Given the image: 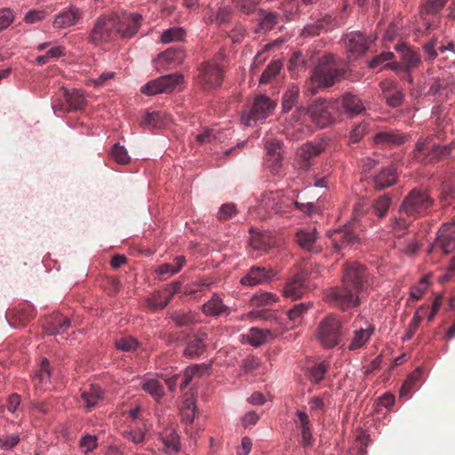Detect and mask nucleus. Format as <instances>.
Instances as JSON below:
<instances>
[{"label":"nucleus","instance_id":"1","mask_svg":"<svg viewBox=\"0 0 455 455\" xmlns=\"http://www.w3.org/2000/svg\"><path fill=\"white\" fill-rule=\"evenodd\" d=\"M368 285L366 267L355 261L347 262L343 270L342 286L329 290L325 298L334 307L346 310L360 304L359 296Z\"/></svg>","mask_w":455,"mask_h":455},{"label":"nucleus","instance_id":"2","mask_svg":"<svg viewBox=\"0 0 455 455\" xmlns=\"http://www.w3.org/2000/svg\"><path fill=\"white\" fill-rule=\"evenodd\" d=\"M433 204L434 199L427 190L413 188L399 205L397 214L390 219L392 231L406 230L417 219L428 214Z\"/></svg>","mask_w":455,"mask_h":455},{"label":"nucleus","instance_id":"3","mask_svg":"<svg viewBox=\"0 0 455 455\" xmlns=\"http://www.w3.org/2000/svg\"><path fill=\"white\" fill-rule=\"evenodd\" d=\"M346 74L347 68L339 58L332 54L324 55L320 58L317 66L313 71L310 80L307 84V90L312 94H315L318 89L333 86Z\"/></svg>","mask_w":455,"mask_h":455},{"label":"nucleus","instance_id":"4","mask_svg":"<svg viewBox=\"0 0 455 455\" xmlns=\"http://www.w3.org/2000/svg\"><path fill=\"white\" fill-rule=\"evenodd\" d=\"M435 138L440 140H444V132L439 130L434 135L421 137L418 140L414 149V158L417 161L425 164H434L451 154L455 147V142L442 146L434 141Z\"/></svg>","mask_w":455,"mask_h":455},{"label":"nucleus","instance_id":"5","mask_svg":"<svg viewBox=\"0 0 455 455\" xmlns=\"http://www.w3.org/2000/svg\"><path fill=\"white\" fill-rule=\"evenodd\" d=\"M315 335L320 345L325 349L345 346L343 324L337 315L329 314L324 316L318 323Z\"/></svg>","mask_w":455,"mask_h":455},{"label":"nucleus","instance_id":"6","mask_svg":"<svg viewBox=\"0 0 455 455\" xmlns=\"http://www.w3.org/2000/svg\"><path fill=\"white\" fill-rule=\"evenodd\" d=\"M116 12L99 16L88 35V41L93 44L108 43L116 39Z\"/></svg>","mask_w":455,"mask_h":455},{"label":"nucleus","instance_id":"7","mask_svg":"<svg viewBox=\"0 0 455 455\" xmlns=\"http://www.w3.org/2000/svg\"><path fill=\"white\" fill-rule=\"evenodd\" d=\"M196 82L204 90L215 89L222 84L224 68L217 59L206 60L197 68Z\"/></svg>","mask_w":455,"mask_h":455},{"label":"nucleus","instance_id":"8","mask_svg":"<svg viewBox=\"0 0 455 455\" xmlns=\"http://www.w3.org/2000/svg\"><path fill=\"white\" fill-rule=\"evenodd\" d=\"M376 37L371 34H365L361 31H350L346 33L342 41L347 58L355 60L366 53L371 45L375 42Z\"/></svg>","mask_w":455,"mask_h":455},{"label":"nucleus","instance_id":"9","mask_svg":"<svg viewBox=\"0 0 455 455\" xmlns=\"http://www.w3.org/2000/svg\"><path fill=\"white\" fill-rule=\"evenodd\" d=\"M183 82L184 77L181 74L173 73L149 81L141 87L140 92L149 96L158 93H171Z\"/></svg>","mask_w":455,"mask_h":455},{"label":"nucleus","instance_id":"10","mask_svg":"<svg viewBox=\"0 0 455 455\" xmlns=\"http://www.w3.org/2000/svg\"><path fill=\"white\" fill-rule=\"evenodd\" d=\"M275 104L265 95L256 96L249 112L243 113V124L251 126L258 121L266 119L274 110Z\"/></svg>","mask_w":455,"mask_h":455},{"label":"nucleus","instance_id":"11","mask_svg":"<svg viewBox=\"0 0 455 455\" xmlns=\"http://www.w3.org/2000/svg\"><path fill=\"white\" fill-rule=\"evenodd\" d=\"M85 106V98L79 90L61 89V95L58 103L53 104L54 110L71 112L81 110Z\"/></svg>","mask_w":455,"mask_h":455},{"label":"nucleus","instance_id":"12","mask_svg":"<svg viewBox=\"0 0 455 455\" xmlns=\"http://www.w3.org/2000/svg\"><path fill=\"white\" fill-rule=\"evenodd\" d=\"M142 16L139 13H129L120 17L116 13V36L122 38L132 37L140 29L141 25Z\"/></svg>","mask_w":455,"mask_h":455},{"label":"nucleus","instance_id":"13","mask_svg":"<svg viewBox=\"0 0 455 455\" xmlns=\"http://www.w3.org/2000/svg\"><path fill=\"white\" fill-rule=\"evenodd\" d=\"M308 275L307 267H305L299 273L293 275L285 283L283 295L292 300L300 299L307 291L306 277Z\"/></svg>","mask_w":455,"mask_h":455},{"label":"nucleus","instance_id":"14","mask_svg":"<svg viewBox=\"0 0 455 455\" xmlns=\"http://www.w3.org/2000/svg\"><path fill=\"white\" fill-rule=\"evenodd\" d=\"M307 113L313 122L321 128L327 126L333 121L330 111V103L324 99L315 100L309 106Z\"/></svg>","mask_w":455,"mask_h":455},{"label":"nucleus","instance_id":"15","mask_svg":"<svg viewBox=\"0 0 455 455\" xmlns=\"http://www.w3.org/2000/svg\"><path fill=\"white\" fill-rule=\"evenodd\" d=\"M334 108L341 114L354 117L364 110L362 100L355 94L347 92L334 102Z\"/></svg>","mask_w":455,"mask_h":455},{"label":"nucleus","instance_id":"16","mask_svg":"<svg viewBox=\"0 0 455 455\" xmlns=\"http://www.w3.org/2000/svg\"><path fill=\"white\" fill-rule=\"evenodd\" d=\"M354 330L347 339V349L349 351H355L366 346L371 337L372 336L375 328L372 324L365 323V326H356L355 322L353 323Z\"/></svg>","mask_w":455,"mask_h":455},{"label":"nucleus","instance_id":"17","mask_svg":"<svg viewBox=\"0 0 455 455\" xmlns=\"http://www.w3.org/2000/svg\"><path fill=\"white\" fill-rule=\"evenodd\" d=\"M263 204L274 213H283L291 207L292 199L286 196L282 191H271L265 195Z\"/></svg>","mask_w":455,"mask_h":455},{"label":"nucleus","instance_id":"18","mask_svg":"<svg viewBox=\"0 0 455 455\" xmlns=\"http://www.w3.org/2000/svg\"><path fill=\"white\" fill-rule=\"evenodd\" d=\"M104 392L100 386L89 384L81 389V396L78 401L81 407L87 411H91L98 406L99 403L103 400Z\"/></svg>","mask_w":455,"mask_h":455},{"label":"nucleus","instance_id":"19","mask_svg":"<svg viewBox=\"0 0 455 455\" xmlns=\"http://www.w3.org/2000/svg\"><path fill=\"white\" fill-rule=\"evenodd\" d=\"M439 247L444 253H450L455 250V222L443 224L434 244Z\"/></svg>","mask_w":455,"mask_h":455},{"label":"nucleus","instance_id":"20","mask_svg":"<svg viewBox=\"0 0 455 455\" xmlns=\"http://www.w3.org/2000/svg\"><path fill=\"white\" fill-rule=\"evenodd\" d=\"M185 58L186 53L182 47H171L158 55L156 62L159 68L169 69L180 65Z\"/></svg>","mask_w":455,"mask_h":455},{"label":"nucleus","instance_id":"21","mask_svg":"<svg viewBox=\"0 0 455 455\" xmlns=\"http://www.w3.org/2000/svg\"><path fill=\"white\" fill-rule=\"evenodd\" d=\"M267 164L273 174H276L282 165L283 149L282 143L275 139L266 142Z\"/></svg>","mask_w":455,"mask_h":455},{"label":"nucleus","instance_id":"22","mask_svg":"<svg viewBox=\"0 0 455 455\" xmlns=\"http://www.w3.org/2000/svg\"><path fill=\"white\" fill-rule=\"evenodd\" d=\"M275 275L272 268L264 267H252L250 271L241 279V283L246 286H254L269 282Z\"/></svg>","mask_w":455,"mask_h":455},{"label":"nucleus","instance_id":"23","mask_svg":"<svg viewBox=\"0 0 455 455\" xmlns=\"http://www.w3.org/2000/svg\"><path fill=\"white\" fill-rule=\"evenodd\" d=\"M318 233L315 228L301 229L296 234L298 244L304 250L311 252H320L322 247L317 244Z\"/></svg>","mask_w":455,"mask_h":455},{"label":"nucleus","instance_id":"24","mask_svg":"<svg viewBox=\"0 0 455 455\" xmlns=\"http://www.w3.org/2000/svg\"><path fill=\"white\" fill-rule=\"evenodd\" d=\"M398 175L396 166L392 164L373 177L372 183L376 190H382L395 185L397 181Z\"/></svg>","mask_w":455,"mask_h":455},{"label":"nucleus","instance_id":"25","mask_svg":"<svg viewBox=\"0 0 455 455\" xmlns=\"http://www.w3.org/2000/svg\"><path fill=\"white\" fill-rule=\"evenodd\" d=\"M387 103L393 108L399 107L403 99L402 89L392 80H384L379 84Z\"/></svg>","mask_w":455,"mask_h":455},{"label":"nucleus","instance_id":"26","mask_svg":"<svg viewBox=\"0 0 455 455\" xmlns=\"http://www.w3.org/2000/svg\"><path fill=\"white\" fill-rule=\"evenodd\" d=\"M51 374L52 370L50 363L46 358H44L41 362L39 370L36 371L32 379L36 391L51 388Z\"/></svg>","mask_w":455,"mask_h":455},{"label":"nucleus","instance_id":"27","mask_svg":"<svg viewBox=\"0 0 455 455\" xmlns=\"http://www.w3.org/2000/svg\"><path fill=\"white\" fill-rule=\"evenodd\" d=\"M82 18L80 10L75 6H70L56 15L53 21V27L57 28H66L76 24Z\"/></svg>","mask_w":455,"mask_h":455},{"label":"nucleus","instance_id":"28","mask_svg":"<svg viewBox=\"0 0 455 455\" xmlns=\"http://www.w3.org/2000/svg\"><path fill=\"white\" fill-rule=\"evenodd\" d=\"M156 445L164 452L176 453L180 450L179 435L173 430L165 431L157 439Z\"/></svg>","mask_w":455,"mask_h":455},{"label":"nucleus","instance_id":"29","mask_svg":"<svg viewBox=\"0 0 455 455\" xmlns=\"http://www.w3.org/2000/svg\"><path fill=\"white\" fill-rule=\"evenodd\" d=\"M329 235L336 251H339L356 241L355 235L348 228L334 230Z\"/></svg>","mask_w":455,"mask_h":455},{"label":"nucleus","instance_id":"30","mask_svg":"<svg viewBox=\"0 0 455 455\" xmlns=\"http://www.w3.org/2000/svg\"><path fill=\"white\" fill-rule=\"evenodd\" d=\"M44 327L49 335L63 334L70 327V320L56 315L46 319Z\"/></svg>","mask_w":455,"mask_h":455},{"label":"nucleus","instance_id":"31","mask_svg":"<svg viewBox=\"0 0 455 455\" xmlns=\"http://www.w3.org/2000/svg\"><path fill=\"white\" fill-rule=\"evenodd\" d=\"M206 333H199L191 338L184 350L185 356L188 358H196L202 355L205 350Z\"/></svg>","mask_w":455,"mask_h":455},{"label":"nucleus","instance_id":"32","mask_svg":"<svg viewBox=\"0 0 455 455\" xmlns=\"http://www.w3.org/2000/svg\"><path fill=\"white\" fill-rule=\"evenodd\" d=\"M243 339H246L250 345L259 347L272 339L273 334L269 330L252 327L249 330L247 334L243 335Z\"/></svg>","mask_w":455,"mask_h":455},{"label":"nucleus","instance_id":"33","mask_svg":"<svg viewBox=\"0 0 455 455\" xmlns=\"http://www.w3.org/2000/svg\"><path fill=\"white\" fill-rule=\"evenodd\" d=\"M147 432L148 428L145 422L136 423L124 430L123 436L134 444L140 445L144 443Z\"/></svg>","mask_w":455,"mask_h":455},{"label":"nucleus","instance_id":"34","mask_svg":"<svg viewBox=\"0 0 455 455\" xmlns=\"http://www.w3.org/2000/svg\"><path fill=\"white\" fill-rule=\"evenodd\" d=\"M141 389L158 401L165 395L164 386L159 380L152 378H145L141 381Z\"/></svg>","mask_w":455,"mask_h":455},{"label":"nucleus","instance_id":"35","mask_svg":"<svg viewBox=\"0 0 455 455\" xmlns=\"http://www.w3.org/2000/svg\"><path fill=\"white\" fill-rule=\"evenodd\" d=\"M399 50L402 52V60L404 66V71H411L421 63L420 55L417 52L405 45L400 46Z\"/></svg>","mask_w":455,"mask_h":455},{"label":"nucleus","instance_id":"36","mask_svg":"<svg viewBox=\"0 0 455 455\" xmlns=\"http://www.w3.org/2000/svg\"><path fill=\"white\" fill-rule=\"evenodd\" d=\"M170 317L178 327L188 326L196 322V314L191 310H173L170 312Z\"/></svg>","mask_w":455,"mask_h":455},{"label":"nucleus","instance_id":"37","mask_svg":"<svg viewBox=\"0 0 455 455\" xmlns=\"http://www.w3.org/2000/svg\"><path fill=\"white\" fill-rule=\"evenodd\" d=\"M391 204L392 198L387 194L377 197L371 202L373 213L380 219L385 218L388 212Z\"/></svg>","mask_w":455,"mask_h":455},{"label":"nucleus","instance_id":"38","mask_svg":"<svg viewBox=\"0 0 455 455\" xmlns=\"http://www.w3.org/2000/svg\"><path fill=\"white\" fill-rule=\"evenodd\" d=\"M165 117L166 115L161 111L148 113L140 122V125L149 130L160 129L164 124Z\"/></svg>","mask_w":455,"mask_h":455},{"label":"nucleus","instance_id":"39","mask_svg":"<svg viewBox=\"0 0 455 455\" xmlns=\"http://www.w3.org/2000/svg\"><path fill=\"white\" fill-rule=\"evenodd\" d=\"M227 309L223 304L222 299L214 294L212 299L203 306V312L211 316L220 315Z\"/></svg>","mask_w":455,"mask_h":455},{"label":"nucleus","instance_id":"40","mask_svg":"<svg viewBox=\"0 0 455 455\" xmlns=\"http://www.w3.org/2000/svg\"><path fill=\"white\" fill-rule=\"evenodd\" d=\"M374 142L376 144L385 145V144H403L404 139L400 134L393 132V131H383L375 134Z\"/></svg>","mask_w":455,"mask_h":455},{"label":"nucleus","instance_id":"41","mask_svg":"<svg viewBox=\"0 0 455 455\" xmlns=\"http://www.w3.org/2000/svg\"><path fill=\"white\" fill-rule=\"evenodd\" d=\"M166 292L163 290L156 291L147 299V306L152 311L161 310L164 308L171 300H166Z\"/></svg>","mask_w":455,"mask_h":455},{"label":"nucleus","instance_id":"42","mask_svg":"<svg viewBox=\"0 0 455 455\" xmlns=\"http://www.w3.org/2000/svg\"><path fill=\"white\" fill-rule=\"evenodd\" d=\"M325 148L323 142H318L316 144L307 143L302 146L300 149L301 157L307 161L310 158L318 156Z\"/></svg>","mask_w":455,"mask_h":455},{"label":"nucleus","instance_id":"43","mask_svg":"<svg viewBox=\"0 0 455 455\" xmlns=\"http://www.w3.org/2000/svg\"><path fill=\"white\" fill-rule=\"evenodd\" d=\"M274 243L273 238L267 234H259L251 240V246L258 251H267L274 246Z\"/></svg>","mask_w":455,"mask_h":455},{"label":"nucleus","instance_id":"44","mask_svg":"<svg viewBox=\"0 0 455 455\" xmlns=\"http://www.w3.org/2000/svg\"><path fill=\"white\" fill-rule=\"evenodd\" d=\"M278 15L275 12L264 13L259 20V31L267 32L278 23Z\"/></svg>","mask_w":455,"mask_h":455},{"label":"nucleus","instance_id":"45","mask_svg":"<svg viewBox=\"0 0 455 455\" xmlns=\"http://www.w3.org/2000/svg\"><path fill=\"white\" fill-rule=\"evenodd\" d=\"M186 32L181 28H172L164 30L161 35V42L169 44L175 41H181L185 37Z\"/></svg>","mask_w":455,"mask_h":455},{"label":"nucleus","instance_id":"46","mask_svg":"<svg viewBox=\"0 0 455 455\" xmlns=\"http://www.w3.org/2000/svg\"><path fill=\"white\" fill-rule=\"evenodd\" d=\"M310 307L311 303L309 302L295 304L287 313L289 319L294 323L299 322Z\"/></svg>","mask_w":455,"mask_h":455},{"label":"nucleus","instance_id":"47","mask_svg":"<svg viewBox=\"0 0 455 455\" xmlns=\"http://www.w3.org/2000/svg\"><path fill=\"white\" fill-rule=\"evenodd\" d=\"M299 96V89L296 86L290 87L283 97V109L288 112L291 109Z\"/></svg>","mask_w":455,"mask_h":455},{"label":"nucleus","instance_id":"48","mask_svg":"<svg viewBox=\"0 0 455 455\" xmlns=\"http://www.w3.org/2000/svg\"><path fill=\"white\" fill-rule=\"evenodd\" d=\"M235 7L244 14L252 13L261 0H232Z\"/></svg>","mask_w":455,"mask_h":455},{"label":"nucleus","instance_id":"49","mask_svg":"<svg viewBox=\"0 0 455 455\" xmlns=\"http://www.w3.org/2000/svg\"><path fill=\"white\" fill-rule=\"evenodd\" d=\"M425 308L424 307H420L419 308L416 313L414 314L409 326H408V330H407V332H406V335H405V339H410L412 338V336L415 334V332L417 331L422 319H423V315L425 314Z\"/></svg>","mask_w":455,"mask_h":455},{"label":"nucleus","instance_id":"50","mask_svg":"<svg viewBox=\"0 0 455 455\" xmlns=\"http://www.w3.org/2000/svg\"><path fill=\"white\" fill-rule=\"evenodd\" d=\"M201 371H208V366L196 364V365H194L192 367L188 368L186 370V371H185V374H184V377H183V380L180 383V388L184 389L189 384V382L191 381V379H192L193 376H195V375H202L203 372H201Z\"/></svg>","mask_w":455,"mask_h":455},{"label":"nucleus","instance_id":"51","mask_svg":"<svg viewBox=\"0 0 455 455\" xmlns=\"http://www.w3.org/2000/svg\"><path fill=\"white\" fill-rule=\"evenodd\" d=\"M201 371H208V366L196 364V365H194L192 367L188 368L186 370V371H185V374H184V377H183V380L180 383V388L184 389L189 384V382L191 381V379H192L193 376H195V375H202L203 372H201Z\"/></svg>","mask_w":455,"mask_h":455},{"label":"nucleus","instance_id":"52","mask_svg":"<svg viewBox=\"0 0 455 455\" xmlns=\"http://www.w3.org/2000/svg\"><path fill=\"white\" fill-rule=\"evenodd\" d=\"M281 68H282V64L278 60L272 61L271 63H269L260 76V83L261 84L268 83L272 78H274L280 72Z\"/></svg>","mask_w":455,"mask_h":455},{"label":"nucleus","instance_id":"53","mask_svg":"<svg viewBox=\"0 0 455 455\" xmlns=\"http://www.w3.org/2000/svg\"><path fill=\"white\" fill-rule=\"evenodd\" d=\"M111 156L119 164H126L130 162V156L127 153V150L124 148V147L120 146L119 143H116L113 146L111 150Z\"/></svg>","mask_w":455,"mask_h":455},{"label":"nucleus","instance_id":"54","mask_svg":"<svg viewBox=\"0 0 455 455\" xmlns=\"http://www.w3.org/2000/svg\"><path fill=\"white\" fill-rule=\"evenodd\" d=\"M327 370L328 365L325 363H317L314 364L310 369V380L315 383H319L323 379Z\"/></svg>","mask_w":455,"mask_h":455},{"label":"nucleus","instance_id":"55","mask_svg":"<svg viewBox=\"0 0 455 455\" xmlns=\"http://www.w3.org/2000/svg\"><path fill=\"white\" fill-rule=\"evenodd\" d=\"M369 124L363 122L358 124L350 132L349 143L354 144L359 142L368 132Z\"/></svg>","mask_w":455,"mask_h":455},{"label":"nucleus","instance_id":"56","mask_svg":"<svg viewBox=\"0 0 455 455\" xmlns=\"http://www.w3.org/2000/svg\"><path fill=\"white\" fill-rule=\"evenodd\" d=\"M139 342L132 337H122L120 339L116 341V347L124 352H131L137 349Z\"/></svg>","mask_w":455,"mask_h":455},{"label":"nucleus","instance_id":"57","mask_svg":"<svg viewBox=\"0 0 455 455\" xmlns=\"http://www.w3.org/2000/svg\"><path fill=\"white\" fill-rule=\"evenodd\" d=\"M79 445L85 454L91 452L98 446V436L95 435H85L80 439Z\"/></svg>","mask_w":455,"mask_h":455},{"label":"nucleus","instance_id":"58","mask_svg":"<svg viewBox=\"0 0 455 455\" xmlns=\"http://www.w3.org/2000/svg\"><path fill=\"white\" fill-rule=\"evenodd\" d=\"M427 285H428L427 277L423 276L417 285L411 288V292H410L411 298L413 300H419L422 297L425 291L427 290Z\"/></svg>","mask_w":455,"mask_h":455},{"label":"nucleus","instance_id":"59","mask_svg":"<svg viewBox=\"0 0 455 455\" xmlns=\"http://www.w3.org/2000/svg\"><path fill=\"white\" fill-rule=\"evenodd\" d=\"M20 436L16 434L0 435V448L3 450H11L20 442Z\"/></svg>","mask_w":455,"mask_h":455},{"label":"nucleus","instance_id":"60","mask_svg":"<svg viewBox=\"0 0 455 455\" xmlns=\"http://www.w3.org/2000/svg\"><path fill=\"white\" fill-rule=\"evenodd\" d=\"M236 213V208L234 204H223L218 213L220 220H227L232 218Z\"/></svg>","mask_w":455,"mask_h":455},{"label":"nucleus","instance_id":"61","mask_svg":"<svg viewBox=\"0 0 455 455\" xmlns=\"http://www.w3.org/2000/svg\"><path fill=\"white\" fill-rule=\"evenodd\" d=\"M13 13L10 9H0V30L8 28L13 21Z\"/></svg>","mask_w":455,"mask_h":455},{"label":"nucleus","instance_id":"62","mask_svg":"<svg viewBox=\"0 0 455 455\" xmlns=\"http://www.w3.org/2000/svg\"><path fill=\"white\" fill-rule=\"evenodd\" d=\"M395 57L394 53L391 52H383L379 55H376L372 60L370 61V68H375L379 66L382 65L384 62L392 60Z\"/></svg>","mask_w":455,"mask_h":455},{"label":"nucleus","instance_id":"63","mask_svg":"<svg viewBox=\"0 0 455 455\" xmlns=\"http://www.w3.org/2000/svg\"><path fill=\"white\" fill-rule=\"evenodd\" d=\"M230 15V8L227 6L220 7L216 14L212 18V21H216L218 24H223L229 20Z\"/></svg>","mask_w":455,"mask_h":455},{"label":"nucleus","instance_id":"64","mask_svg":"<svg viewBox=\"0 0 455 455\" xmlns=\"http://www.w3.org/2000/svg\"><path fill=\"white\" fill-rule=\"evenodd\" d=\"M216 140H218V137L213 129H205L196 136V141L199 144L210 143Z\"/></svg>","mask_w":455,"mask_h":455}]
</instances>
